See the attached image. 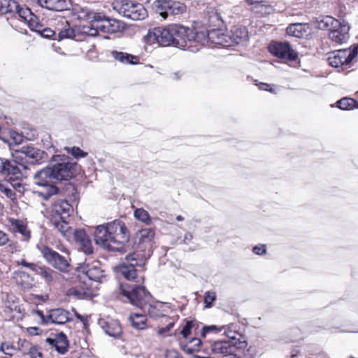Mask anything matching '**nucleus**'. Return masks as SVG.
<instances>
[{"instance_id": "nucleus-1", "label": "nucleus", "mask_w": 358, "mask_h": 358, "mask_svg": "<svg viewBox=\"0 0 358 358\" xmlns=\"http://www.w3.org/2000/svg\"><path fill=\"white\" fill-rule=\"evenodd\" d=\"M120 292L131 304L140 308L144 313L148 314L151 317H164L171 308L166 303H152L151 295L141 286L121 284Z\"/></svg>"}, {"instance_id": "nucleus-2", "label": "nucleus", "mask_w": 358, "mask_h": 358, "mask_svg": "<svg viewBox=\"0 0 358 358\" xmlns=\"http://www.w3.org/2000/svg\"><path fill=\"white\" fill-rule=\"evenodd\" d=\"M129 239V230L124 222L120 220L99 225L94 232L96 243L108 250H120Z\"/></svg>"}, {"instance_id": "nucleus-3", "label": "nucleus", "mask_w": 358, "mask_h": 358, "mask_svg": "<svg viewBox=\"0 0 358 358\" xmlns=\"http://www.w3.org/2000/svg\"><path fill=\"white\" fill-rule=\"evenodd\" d=\"M177 33L173 34V46L192 52H197L206 41V33L183 25L173 24Z\"/></svg>"}, {"instance_id": "nucleus-4", "label": "nucleus", "mask_w": 358, "mask_h": 358, "mask_svg": "<svg viewBox=\"0 0 358 358\" xmlns=\"http://www.w3.org/2000/svg\"><path fill=\"white\" fill-rule=\"evenodd\" d=\"M317 27L320 29L328 30L329 39L335 43L343 44L348 40L350 26L345 21L325 16L317 20Z\"/></svg>"}, {"instance_id": "nucleus-5", "label": "nucleus", "mask_w": 358, "mask_h": 358, "mask_svg": "<svg viewBox=\"0 0 358 358\" xmlns=\"http://www.w3.org/2000/svg\"><path fill=\"white\" fill-rule=\"evenodd\" d=\"M34 182L42 189L35 192L44 200H48L52 196L58 193L59 189L55 186L57 182L51 167H46L37 171L34 176Z\"/></svg>"}, {"instance_id": "nucleus-6", "label": "nucleus", "mask_w": 358, "mask_h": 358, "mask_svg": "<svg viewBox=\"0 0 358 358\" xmlns=\"http://www.w3.org/2000/svg\"><path fill=\"white\" fill-rule=\"evenodd\" d=\"M112 7L118 13L132 20H143L148 15L143 4L131 0H115Z\"/></svg>"}, {"instance_id": "nucleus-7", "label": "nucleus", "mask_w": 358, "mask_h": 358, "mask_svg": "<svg viewBox=\"0 0 358 358\" xmlns=\"http://www.w3.org/2000/svg\"><path fill=\"white\" fill-rule=\"evenodd\" d=\"M176 31L177 30L173 27V24L169 25L166 27H155L149 30L144 36V39L149 45L157 43L162 46L173 45V34L177 33Z\"/></svg>"}, {"instance_id": "nucleus-8", "label": "nucleus", "mask_w": 358, "mask_h": 358, "mask_svg": "<svg viewBox=\"0 0 358 358\" xmlns=\"http://www.w3.org/2000/svg\"><path fill=\"white\" fill-rule=\"evenodd\" d=\"M153 10L164 19L169 17L181 15L186 11V6L174 0H155L152 4Z\"/></svg>"}, {"instance_id": "nucleus-9", "label": "nucleus", "mask_w": 358, "mask_h": 358, "mask_svg": "<svg viewBox=\"0 0 358 358\" xmlns=\"http://www.w3.org/2000/svg\"><path fill=\"white\" fill-rule=\"evenodd\" d=\"M358 53V46L353 49H341L329 53L327 61L330 66L334 68H341L350 64Z\"/></svg>"}, {"instance_id": "nucleus-10", "label": "nucleus", "mask_w": 358, "mask_h": 358, "mask_svg": "<svg viewBox=\"0 0 358 358\" xmlns=\"http://www.w3.org/2000/svg\"><path fill=\"white\" fill-rule=\"evenodd\" d=\"M34 314L40 319V324H64L71 320L70 313L62 308L51 309L47 315H44L41 310H35Z\"/></svg>"}, {"instance_id": "nucleus-11", "label": "nucleus", "mask_w": 358, "mask_h": 358, "mask_svg": "<svg viewBox=\"0 0 358 358\" xmlns=\"http://www.w3.org/2000/svg\"><path fill=\"white\" fill-rule=\"evenodd\" d=\"M3 310L10 318L22 320L25 310L20 299L13 294L6 293L3 297Z\"/></svg>"}, {"instance_id": "nucleus-12", "label": "nucleus", "mask_w": 358, "mask_h": 358, "mask_svg": "<svg viewBox=\"0 0 358 358\" xmlns=\"http://www.w3.org/2000/svg\"><path fill=\"white\" fill-rule=\"evenodd\" d=\"M40 251L47 262L55 268L64 273L69 271L70 264L64 257L46 246L41 247Z\"/></svg>"}, {"instance_id": "nucleus-13", "label": "nucleus", "mask_w": 358, "mask_h": 358, "mask_svg": "<svg viewBox=\"0 0 358 358\" xmlns=\"http://www.w3.org/2000/svg\"><path fill=\"white\" fill-rule=\"evenodd\" d=\"M61 161L62 162H58L51 167L57 182L67 180L74 176L76 164L71 162L69 157H64Z\"/></svg>"}, {"instance_id": "nucleus-14", "label": "nucleus", "mask_w": 358, "mask_h": 358, "mask_svg": "<svg viewBox=\"0 0 358 358\" xmlns=\"http://www.w3.org/2000/svg\"><path fill=\"white\" fill-rule=\"evenodd\" d=\"M96 22L94 26L97 31L107 34H115L122 32L125 29V24L120 20L115 19L103 18L100 16L95 17Z\"/></svg>"}, {"instance_id": "nucleus-15", "label": "nucleus", "mask_w": 358, "mask_h": 358, "mask_svg": "<svg viewBox=\"0 0 358 358\" xmlns=\"http://www.w3.org/2000/svg\"><path fill=\"white\" fill-rule=\"evenodd\" d=\"M268 49L271 54L284 60L294 61L297 58L296 52L287 43L275 42Z\"/></svg>"}, {"instance_id": "nucleus-16", "label": "nucleus", "mask_w": 358, "mask_h": 358, "mask_svg": "<svg viewBox=\"0 0 358 358\" xmlns=\"http://www.w3.org/2000/svg\"><path fill=\"white\" fill-rule=\"evenodd\" d=\"M17 152L24 155L31 164H41L47 158V154L44 151L33 146H23Z\"/></svg>"}, {"instance_id": "nucleus-17", "label": "nucleus", "mask_w": 358, "mask_h": 358, "mask_svg": "<svg viewBox=\"0 0 358 358\" xmlns=\"http://www.w3.org/2000/svg\"><path fill=\"white\" fill-rule=\"evenodd\" d=\"M72 212L73 207L67 201H57L52 206L51 218H67Z\"/></svg>"}, {"instance_id": "nucleus-18", "label": "nucleus", "mask_w": 358, "mask_h": 358, "mask_svg": "<svg viewBox=\"0 0 358 358\" xmlns=\"http://www.w3.org/2000/svg\"><path fill=\"white\" fill-rule=\"evenodd\" d=\"M206 33V41L205 44L208 41H210L212 43L221 45L223 46H229L231 45L229 43V36L225 34L220 28H212L210 30L206 31H203Z\"/></svg>"}, {"instance_id": "nucleus-19", "label": "nucleus", "mask_w": 358, "mask_h": 358, "mask_svg": "<svg viewBox=\"0 0 358 358\" xmlns=\"http://www.w3.org/2000/svg\"><path fill=\"white\" fill-rule=\"evenodd\" d=\"M45 341L52 348H55L60 354H64L67 352L69 341L66 336L62 332L55 334L52 338H47Z\"/></svg>"}, {"instance_id": "nucleus-20", "label": "nucleus", "mask_w": 358, "mask_h": 358, "mask_svg": "<svg viewBox=\"0 0 358 358\" xmlns=\"http://www.w3.org/2000/svg\"><path fill=\"white\" fill-rule=\"evenodd\" d=\"M99 324L110 336L117 338L122 334V327L117 320L101 318Z\"/></svg>"}, {"instance_id": "nucleus-21", "label": "nucleus", "mask_w": 358, "mask_h": 358, "mask_svg": "<svg viewBox=\"0 0 358 358\" xmlns=\"http://www.w3.org/2000/svg\"><path fill=\"white\" fill-rule=\"evenodd\" d=\"M8 226L13 233L20 234L22 241H28L30 239L31 231L23 221L10 218L8 220Z\"/></svg>"}, {"instance_id": "nucleus-22", "label": "nucleus", "mask_w": 358, "mask_h": 358, "mask_svg": "<svg viewBox=\"0 0 358 358\" xmlns=\"http://www.w3.org/2000/svg\"><path fill=\"white\" fill-rule=\"evenodd\" d=\"M155 236V232L151 229H143L138 231L134 236V244L143 250L149 245Z\"/></svg>"}, {"instance_id": "nucleus-23", "label": "nucleus", "mask_w": 358, "mask_h": 358, "mask_svg": "<svg viewBox=\"0 0 358 358\" xmlns=\"http://www.w3.org/2000/svg\"><path fill=\"white\" fill-rule=\"evenodd\" d=\"M37 4L50 10L62 11L69 8L70 0H37Z\"/></svg>"}, {"instance_id": "nucleus-24", "label": "nucleus", "mask_w": 358, "mask_h": 358, "mask_svg": "<svg viewBox=\"0 0 358 358\" xmlns=\"http://www.w3.org/2000/svg\"><path fill=\"white\" fill-rule=\"evenodd\" d=\"M75 241L83 250V251L87 255L93 252V248L90 238L87 235L85 230L78 229L73 232Z\"/></svg>"}, {"instance_id": "nucleus-25", "label": "nucleus", "mask_w": 358, "mask_h": 358, "mask_svg": "<svg viewBox=\"0 0 358 358\" xmlns=\"http://www.w3.org/2000/svg\"><path fill=\"white\" fill-rule=\"evenodd\" d=\"M13 278L17 285L22 289L28 290L34 286V278L23 271L18 270L15 271Z\"/></svg>"}, {"instance_id": "nucleus-26", "label": "nucleus", "mask_w": 358, "mask_h": 358, "mask_svg": "<svg viewBox=\"0 0 358 358\" xmlns=\"http://www.w3.org/2000/svg\"><path fill=\"white\" fill-rule=\"evenodd\" d=\"M210 350L214 354H220L224 358L233 352V347L229 340L216 341L210 345Z\"/></svg>"}, {"instance_id": "nucleus-27", "label": "nucleus", "mask_w": 358, "mask_h": 358, "mask_svg": "<svg viewBox=\"0 0 358 358\" xmlns=\"http://www.w3.org/2000/svg\"><path fill=\"white\" fill-rule=\"evenodd\" d=\"M85 273L90 280L95 282H101L105 278L104 271L100 268L99 262L88 265Z\"/></svg>"}, {"instance_id": "nucleus-28", "label": "nucleus", "mask_w": 358, "mask_h": 358, "mask_svg": "<svg viewBox=\"0 0 358 358\" xmlns=\"http://www.w3.org/2000/svg\"><path fill=\"white\" fill-rule=\"evenodd\" d=\"M110 55L115 60L124 64H136L138 62V57L127 52L112 50Z\"/></svg>"}, {"instance_id": "nucleus-29", "label": "nucleus", "mask_w": 358, "mask_h": 358, "mask_svg": "<svg viewBox=\"0 0 358 358\" xmlns=\"http://www.w3.org/2000/svg\"><path fill=\"white\" fill-rule=\"evenodd\" d=\"M236 44L245 43L248 40V32L245 27H234L231 29V35L229 36Z\"/></svg>"}, {"instance_id": "nucleus-30", "label": "nucleus", "mask_w": 358, "mask_h": 358, "mask_svg": "<svg viewBox=\"0 0 358 358\" xmlns=\"http://www.w3.org/2000/svg\"><path fill=\"white\" fill-rule=\"evenodd\" d=\"M66 218H51V223L62 236L68 238L72 234V229L69 226V224L66 221Z\"/></svg>"}, {"instance_id": "nucleus-31", "label": "nucleus", "mask_w": 358, "mask_h": 358, "mask_svg": "<svg viewBox=\"0 0 358 358\" xmlns=\"http://www.w3.org/2000/svg\"><path fill=\"white\" fill-rule=\"evenodd\" d=\"M131 325L137 329H144L146 328L147 317L145 313H131L129 317Z\"/></svg>"}, {"instance_id": "nucleus-32", "label": "nucleus", "mask_w": 358, "mask_h": 358, "mask_svg": "<svg viewBox=\"0 0 358 358\" xmlns=\"http://www.w3.org/2000/svg\"><path fill=\"white\" fill-rule=\"evenodd\" d=\"M246 1L252 5V10L256 13H259L260 15H267L271 13L272 10V8L270 6H267L263 3L262 1H253V0H246Z\"/></svg>"}, {"instance_id": "nucleus-33", "label": "nucleus", "mask_w": 358, "mask_h": 358, "mask_svg": "<svg viewBox=\"0 0 358 358\" xmlns=\"http://www.w3.org/2000/svg\"><path fill=\"white\" fill-rule=\"evenodd\" d=\"M201 341L198 338H192L182 345V349L188 354L199 352L201 348Z\"/></svg>"}, {"instance_id": "nucleus-34", "label": "nucleus", "mask_w": 358, "mask_h": 358, "mask_svg": "<svg viewBox=\"0 0 358 358\" xmlns=\"http://www.w3.org/2000/svg\"><path fill=\"white\" fill-rule=\"evenodd\" d=\"M306 31L305 25L301 23L291 24L287 28V34L296 38L303 37Z\"/></svg>"}, {"instance_id": "nucleus-35", "label": "nucleus", "mask_w": 358, "mask_h": 358, "mask_svg": "<svg viewBox=\"0 0 358 358\" xmlns=\"http://www.w3.org/2000/svg\"><path fill=\"white\" fill-rule=\"evenodd\" d=\"M35 273L40 275L45 282L50 283L53 280L55 272L45 266L39 265Z\"/></svg>"}, {"instance_id": "nucleus-36", "label": "nucleus", "mask_w": 358, "mask_h": 358, "mask_svg": "<svg viewBox=\"0 0 358 358\" xmlns=\"http://www.w3.org/2000/svg\"><path fill=\"white\" fill-rule=\"evenodd\" d=\"M120 271L122 275L128 280H134L136 278V270L134 263H131V265L123 263L120 267Z\"/></svg>"}, {"instance_id": "nucleus-37", "label": "nucleus", "mask_w": 358, "mask_h": 358, "mask_svg": "<svg viewBox=\"0 0 358 358\" xmlns=\"http://www.w3.org/2000/svg\"><path fill=\"white\" fill-rule=\"evenodd\" d=\"M208 22L213 28H220L224 22L220 13L215 10L208 12Z\"/></svg>"}, {"instance_id": "nucleus-38", "label": "nucleus", "mask_w": 358, "mask_h": 358, "mask_svg": "<svg viewBox=\"0 0 358 358\" xmlns=\"http://www.w3.org/2000/svg\"><path fill=\"white\" fill-rule=\"evenodd\" d=\"M18 8V3L14 0H0V12L6 14L14 13Z\"/></svg>"}, {"instance_id": "nucleus-39", "label": "nucleus", "mask_w": 358, "mask_h": 358, "mask_svg": "<svg viewBox=\"0 0 358 358\" xmlns=\"http://www.w3.org/2000/svg\"><path fill=\"white\" fill-rule=\"evenodd\" d=\"M238 338L232 336L229 339V343L233 347V353H235L237 349H243L247 346V343L243 338L240 334H238Z\"/></svg>"}, {"instance_id": "nucleus-40", "label": "nucleus", "mask_w": 358, "mask_h": 358, "mask_svg": "<svg viewBox=\"0 0 358 358\" xmlns=\"http://www.w3.org/2000/svg\"><path fill=\"white\" fill-rule=\"evenodd\" d=\"M134 215L136 219L146 224H150L152 222L149 213L143 208H137Z\"/></svg>"}, {"instance_id": "nucleus-41", "label": "nucleus", "mask_w": 358, "mask_h": 358, "mask_svg": "<svg viewBox=\"0 0 358 358\" xmlns=\"http://www.w3.org/2000/svg\"><path fill=\"white\" fill-rule=\"evenodd\" d=\"M5 166L6 170L2 173L3 174L13 176L16 178L21 176V172L19 168L15 164H12L7 160Z\"/></svg>"}, {"instance_id": "nucleus-42", "label": "nucleus", "mask_w": 358, "mask_h": 358, "mask_svg": "<svg viewBox=\"0 0 358 358\" xmlns=\"http://www.w3.org/2000/svg\"><path fill=\"white\" fill-rule=\"evenodd\" d=\"M34 31L39 33L44 38H51L55 34V31L50 28H44L41 24L34 26Z\"/></svg>"}, {"instance_id": "nucleus-43", "label": "nucleus", "mask_w": 358, "mask_h": 358, "mask_svg": "<svg viewBox=\"0 0 358 358\" xmlns=\"http://www.w3.org/2000/svg\"><path fill=\"white\" fill-rule=\"evenodd\" d=\"M64 150L69 153L71 154L76 159L79 158H85L87 156V152L82 150L80 148L73 146L72 148L65 147Z\"/></svg>"}, {"instance_id": "nucleus-44", "label": "nucleus", "mask_w": 358, "mask_h": 358, "mask_svg": "<svg viewBox=\"0 0 358 358\" xmlns=\"http://www.w3.org/2000/svg\"><path fill=\"white\" fill-rule=\"evenodd\" d=\"M197 327L198 324L196 321H187L185 325L182 327L180 334L184 338H187L191 334V330L194 328L196 329Z\"/></svg>"}, {"instance_id": "nucleus-45", "label": "nucleus", "mask_w": 358, "mask_h": 358, "mask_svg": "<svg viewBox=\"0 0 358 358\" xmlns=\"http://www.w3.org/2000/svg\"><path fill=\"white\" fill-rule=\"evenodd\" d=\"M0 191L9 199H15V192L8 182H0Z\"/></svg>"}, {"instance_id": "nucleus-46", "label": "nucleus", "mask_w": 358, "mask_h": 358, "mask_svg": "<svg viewBox=\"0 0 358 358\" xmlns=\"http://www.w3.org/2000/svg\"><path fill=\"white\" fill-rule=\"evenodd\" d=\"M74 35V30L67 24L64 29L59 30L58 33V39L62 40L64 38H70L73 37Z\"/></svg>"}, {"instance_id": "nucleus-47", "label": "nucleus", "mask_w": 358, "mask_h": 358, "mask_svg": "<svg viewBox=\"0 0 358 358\" xmlns=\"http://www.w3.org/2000/svg\"><path fill=\"white\" fill-rule=\"evenodd\" d=\"M0 350L5 355L13 356L16 349L15 347L10 342H4L1 344Z\"/></svg>"}, {"instance_id": "nucleus-48", "label": "nucleus", "mask_w": 358, "mask_h": 358, "mask_svg": "<svg viewBox=\"0 0 358 358\" xmlns=\"http://www.w3.org/2000/svg\"><path fill=\"white\" fill-rule=\"evenodd\" d=\"M354 106V100L349 98H343L337 102V107L342 110H350Z\"/></svg>"}, {"instance_id": "nucleus-49", "label": "nucleus", "mask_w": 358, "mask_h": 358, "mask_svg": "<svg viewBox=\"0 0 358 358\" xmlns=\"http://www.w3.org/2000/svg\"><path fill=\"white\" fill-rule=\"evenodd\" d=\"M14 13H17L19 17L25 20H28V17L32 16L31 10L28 8L21 7L19 4L18 8L14 9Z\"/></svg>"}, {"instance_id": "nucleus-50", "label": "nucleus", "mask_w": 358, "mask_h": 358, "mask_svg": "<svg viewBox=\"0 0 358 358\" xmlns=\"http://www.w3.org/2000/svg\"><path fill=\"white\" fill-rule=\"evenodd\" d=\"M216 299V294L213 291H208L204 295V304L206 308H210Z\"/></svg>"}, {"instance_id": "nucleus-51", "label": "nucleus", "mask_w": 358, "mask_h": 358, "mask_svg": "<svg viewBox=\"0 0 358 358\" xmlns=\"http://www.w3.org/2000/svg\"><path fill=\"white\" fill-rule=\"evenodd\" d=\"M224 328V326H222L220 327H217L215 325H210V326H204L202 328V331L201 332V334L203 337H205L206 335L210 332H220Z\"/></svg>"}, {"instance_id": "nucleus-52", "label": "nucleus", "mask_w": 358, "mask_h": 358, "mask_svg": "<svg viewBox=\"0 0 358 358\" xmlns=\"http://www.w3.org/2000/svg\"><path fill=\"white\" fill-rule=\"evenodd\" d=\"M174 324L175 321L173 319L166 327L159 328L157 331V334L161 336L166 335L173 328Z\"/></svg>"}, {"instance_id": "nucleus-53", "label": "nucleus", "mask_w": 358, "mask_h": 358, "mask_svg": "<svg viewBox=\"0 0 358 358\" xmlns=\"http://www.w3.org/2000/svg\"><path fill=\"white\" fill-rule=\"evenodd\" d=\"M125 260L127 262L125 263L127 265H131V263H134L136 266L138 265V255H136L135 252L129 254L127 255Z\"/></svg>"}, {"instance_id": "nucleus-54", "label": "nucleus", "mask_w": 358, "mask_h": 358, "mask_svg": "<svg viewBox=\"0 0 358 358\" xmlns=\"http://www.w3.org/2000/svg\"><path fill=\"white\" fill-rule=\"evenodd\" d=\"M165 358H182L178 351L175 350H167L165 352Z\"/></svg>"}, {"instance_id": "nucleus-55", "label": "nucleus", "mask_w": 358, "mask_h": 358, "mask_svg": "<svg viewBox=\"0 0 358 358\" xmlns=\"http://www.w3.org/2000/svg\"><path fill=\"white\" fill-rule=\"evenodd\" d=\"M69 295L74 296L77 297L78 299H82L83 297V296L85 295V293L78 290L77 288H72L69 290Z\"/></svg>"}, {"instance_id": "nucleus-56", "label": "nucleus", "mask_w": 358, "mask_h": 358, "mask_svg": "<svg viewBox=\"0 0 358 358\" xmlns=\"http://www.w3.org/2000/svg\"><path fill=\"white\" fill-rule=\"evenodd\" d=\"M252 250L256 255H263L266 253V246L264 245H257L253 248Z\"/></svg>"}, {"instance_id": "nucleus-57", "label": "nucleus", "mask_w": 358, "mask_h": 358, "mask_svg": "<svg viewBox=\"0 0 358 358\" xmlns=\"http://www.w3.org/2000/svg\"><path fill=\"white\" fill-rule=\"evenodd\" d=\"M8 235L0 230V245H4L8 242Z\"/></svg>"}, {"instance_id": "nucleus-58", "label": "nucleus", "mask_w": 358, "mask_h": 358, "mask_svg": "<svg viewBox=\"0 0 358 358\" xmlns=\"http://www.w3.org/2000/svg\"><path fill=\"white\" fill-rule=\"evenodd\" d=\"M259 89L262 90L269 91V92L273 91L271 86L266 83H260L259 85Z\"/></svg>"}, {"instance_id": "nucleus-59", "label": "nucleus", "mask_w": 358, "mask_h": 358, "mask_svg": "<svg viewBox=\"0 0 358 358\" xmlns=\"http://www.w3.org/2000/svg\"><path fill=\"white\" fill-rule=\"evenodd\" d=\"M38 266L39 264L28 262L25 267L29 268L30 270L33 271L35 273Z\"/></svg>"}, {"instance_id": "nucleus-60", "label": "nucleus", "mask_w": 358, "mask_h": 358, "mask_svg": "<svg viewBox=\"0 0 358 358\" xmlns=\"http://www.w3.org/2000/svg\"><path fill=\"white\" fill-rule=\"evenodd\" d=\"M33 17L36 18V16H34H34H31V17H30L28 20L29 21V26H30L31 29L33 31H34V26H36V24H40V23H39V22H36V21H35V20L33 19Z\"/></svg>"}, {"instance_id": "nucleus-61", "label": "nucleus", "mask_w": 358, "mask_h": 358, "mask_svg": "<svg viewBox=\"0 0 358 358\" xmlns=\"http://www.w3.org/2000/svg\"><path fill=\"white\" fill-rule=\"evenodd\" d=\"M7 162V159H4L2 158H0V173H2L3 171H5V165Z\"/></svg>"}, {"instance_id": "nucleus-62", "label": "nucleus", "mask_w": 358, "mask_h": 358, "mask_svg": "<svg viewBox=\"0 0 358 358\" xmlns=\"http://www.w3.org/2000/svg\"><path fill=\"white\" fill-rule=\"evenodd\" d=\"M183 73L180 71L175 72L171 75V78L175 80H179L182 76Z\"/></svg>"}, {"instance_id": "nucleus-63", "label": "nucleus", "mask_w": 358, "mask_h": 358, "mask_svg": "<svg viewBox=\"0 0 358 358\" xmlns=\"http://www.w3.org/2000/svg\"><path fill=\"white\" fill-rule=\"evenodd\" d=\"M75 315L76 317L80 320L84 324H85V321L87 320V318L80 314L78 313L76 311H75Z\"/></svg>"}, {"instance_id": "nucleus-64", "label": "nucleus", "mask_w": 358, "mask_h": 358, "mask_svg": "<svg viewBox=\"0 0 358 358\" xmlns=\"http://www.w3.org/2000/svg\"><path fill=\"white\" fill-rule=\"evenodd\" d=\"M31 357L32 358H43L42 354L38 352H31Z\"/></svg>"}]
</instances>
